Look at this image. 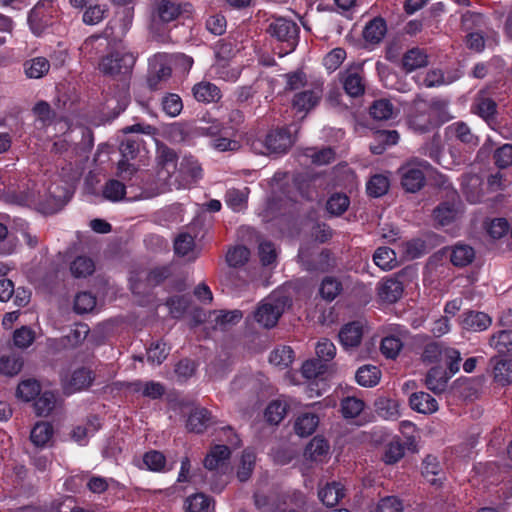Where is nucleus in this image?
<instances>
[{
  "mask_svg": "<svg viewBox=\"0 0 512 512\" xmlns=\"http://www.w3.org/2000/svg\"><path fill=\"white\" fill-rule=\"evenodd\" d=\"M158 170L153 185L143 184L134 199H150L172 190V179L177 171V155L171 148L161 146L157 155Z\"/></svg>",
  "mask_w": 512,
  "mask_h": 512,
  "instance_id": "1",
  "label": "nucleus"
},
{
  "mask_svg": "<svg viewBox=\"0 0 512 512\" xmlns=\"http://www.w3.org/2000/svg\"><path fill=\"white\" fill-rule=\"evenodd\" d=\"M420 359L425 365L438 366L445 363L451 373H457L460 369V352L442 342L431 341L425 344Z\"/></svg>",
  "mask_w": 512,
  "mask_h": 512,
  "instance_id": "2",
  "label": "nucleus"
},
{
  "mask_svg": "<svg viewBox=\"0 0 512 512\" xmlns=\"http://www.w3.org/2000/svg\"><path fill=\"white\" fill-rule=\"evenodd\" d=\"M289 299L282 293H272L261 301L256 311L254 319L264 328L274 327L280 316L285 311Z\"/></svg>",
  "mask_w": 512,
  "mask_h": 512,
  "instance_id": "3",
  "label": "nucleus"
},
{
  "mask_svg": "<svg viewBox=\"0 0 512 512\" xmlns=\"http://www.w3.org/2000/svg\"><path fill=\"white\" fill-rule=\"evenodd\" d=\"M430 167L427 161L419 158L407 161L398 170L402 188L408 193L420 191L426 183L425 171Z\"/></svg>",
  "mask_w": 512,
  "mask_h": 512,
  "instance_id": "4",
  "label": "nucleus"
},
{
  "mask_svg": "<svg viewBox=\"0 0 512 512\" xmlns=\"http://www.w3.org/2000/svg\"><path fill=\"white\" fill-rule=\"evenodd\" d=\"M446 102L440 99H434L431 102L416 97L412 103V109L409 115L410 126L418 132H426L432 127V109H440L446 106Z\"/></svg>",
  "mask_w": 512,
  "mask_h": 512,
  "instance_id": "5",
  "label": "nucleus"
},
{
  "mask_svg": "<svg viewBox=\"0 0 512 512\" xmlns=\"http://www.w3.org/2000/svg\"><path fill=\"white\" fill-rule=\"evenodd\" d=\"M293 143L287 129H276L268 133L264 141H253L252 149L258 154H281L287 152Z\"/></svg>",
  "mask_w": 512,
  "mask_h": 512,
  "instance_id": "6",
  "label": "nucleus"
},
{
  "mask_svg": "<svg viewBox=\"0 0 512 512\" xmlns=\"http://www.w3.org/2000/svg\"><path fill=\"white\" fill-rule=\"evenodd\" d=\"M135 57L132 53L115 52L104 57L99 63L100 71L109 76L127 75L131 72Z\"/></svg>",
  "mask_w": 512,
  "mask_h": 512,
  "instance_id": "7",
  "label": "nucleus"
},
{
  "mask_svg": "<svg viewBox=\"0 0 512 512\" xmlns=\"http://www.w3.org/2000/svg\"><path fill=\"white\" fill-rule=\"evenodd\" d=\"M267 32L278 41L287 43L288 50L286 53L294 50L299 32V28L294 21L283 17L275 18L270 22Z\"/></svg>",
  "mask_w": 512,
  "mask_h": 512,
  "instance_id": "8",
  "label": "nucleus"
},
{
  "mask_svg": "<svg viewBox=\"0 0 512 512\" xmlns=\"http://www.w3.org/2000/svg\"><path fill=\"white\" fill-rule=\"evenodd\" d=\"M461 200L453 191L447 201L441 202L433 211L434 220L440 226H447L455 222L462 214Z\"/></svg>",
  "mask_w": 512,
  "mask_h": 512,
  "instance_id": "9",
  "label": "nucleus"
},
{
  "mask_svg": "<svg viewBox=\"0 0 512 512\" xmlns=\"http://www.w3.org/2000/svg\"><path fill=\"white\" fill-rule=\"evenodd\" d=\"M202 177L200 164L191 157H186L180 163L178 175L172 179V189L187 188Z\"/></svg>",
  "mask_w": 512,
  "mask_h": 512,
  "instance_id": "10",
  "label": "nucleus"
},
{
  "mask_svg": "<svg viewBox=\"0 0 512 512\" xmlns=\"http://www.w3.org/2000/svg\"><path fill=\"white\" fill-rule=\"evenodd\" d=\"M182 13L181 4L174 0H154L151 17L153 24L169 23Z\"/></svg>",
  "mask_w": 512,
  "mask_h": 512,
  "instance_id": "11",
  "label": "nucleus"
},
{
  "mask_svg": "<svg viewBox=\"0 0 512 512\" xmlns=\"http://www.w3.org/2000/svg\"><path fill=\"white\" fill-rule=\"evenodd\" d=\"M322 95V85H314L309 89L296 93L292 99V107L297 112L308 113L319 104Z\"/></svg>",
  "mask_w": 512,
  "mask_h": 512,
  "instance_id": "12",
  "label": "nucleus"
},
{
  "mask_svg": "<svg viewBox=\"0 0 512 512\" xmlns=\"http://www.w3.org/2000/svg\"><path fill=\"white\" fill-rule=\"evenodd\" d=\"M340 81L350 97H359L365 92L363 69L359 66L350 67L341 73Z\"/></svg>",
  "mask_w": 512,
  "mask_h": 512,
  "instance_id": "13",
  "label": "nucleus"
},
{
  "mask_svg": "<svg viewBox=\"0 0 512 512\" xmlns=\"http://www.w3.org/2000/svg\"><path fill=\"white\" fill-rule=\"evenodd\" d=\"M49 8H51L50 2L40 1L30 11L28 16V23L34 34L40 35L44 31V29L49 26Z\"/></svg>",
  "mask_w": 512,
  "mask_h": 512,
  "instance_id": "14",
  "label": "nucleus"
},
{
  "mask_svg": "<svg viewBox=\"0 0 512 512\" xmlns=\"http://www.w3.org/2000/svg\"><path fill=\"white\" fill-rule=\"evenodd\" d=\"M339 341L345 350L358 347L363 337V324L353 321L345 324L338 333Z\"/></svg>",
  "mask_w": 512,
  "mask_h": 512,
  "instance_id": "15",
  "label": "nucleus"
},
{
  "mask_svg": "<svg viewBox=\"0 0 512 512\" xmlns=\"http://www.w3.org/2000/svg\"><path fill=\"white\" fill-rule=\"evenodd\" d=\"M94 377L92 371L87 368H78L73 373L62 380L64 391L67 394H72L77 391L88 388L93 381Z\"/></svg>",
  "mask_w": 512,
  "mask_h": 512,
  "instance_id": "16",
  "label": "nucleus"
},
{
  "mask_svg": "<svg viewBox=\"0 0 512 512\" xmlns=\"http://www.w3.org/2000/svg\"><path fill=\"white\" fill-rule=\"evenodd\" d=\"M403 283L397 277L384 278L377 285L379 298L387 303H395L403 294Z\"/></svg>",
  "mask_w": 512,
  "mask_h": 512,
  "instance_id": "17",
  "label": "nucleus"
},
{
  "mask_svg": "<svg viewBox=\"0 0 512 512\" xmlns=\"http://www.w3.org/2000/svg\"><path fill=\"white\" fill-rule=\"evenodd\" d=\"M455 374L456 373H451L449 369L447 371L440 366L432 367L427 372L425 385L435 394L443 393L447 388L448 381Z\"/></svg>",
  "mask_w": 512,
  "mask_h": 512,
  "instance_id": "18",
  "label": "nucleus"
},
{
  "mask_svg": "<svg viewBox=\"0 0 512 512\" xmlns=\"http://www.w3.org/2000/svg\"><path fill=\"white\" fill-rule=\"evenodd\" d=\"M492 323L491 317L479 311H467L463 313L461 325L463 329L480 332L490 327Z\"/></svg>",
  "mask_w": 512,
  "mask_h": 512,
  "instance_id": "19",
  "label": "nucleus"
},
{
  "mask_svg": "<svg viewBox=\"0 0 512 512\" xmlns=\"http://www.w3.org/2000/svg\"><path fill=\"white\" fill-rule=\"evenodd\" d=\"M193 96L198 102L216 103L221 97L220 89L213 83L202 81L195 84L192 88Z\"/></svg>",
  "mask_w": 512,
  "mask_h": 512,
  "instance_id": "20",
  "label": "nucleus"
},
{
  "mask_svg": "<svg viewBox=\"0 0 512 512\" xmlns=\"http://www.w3.org/2000/svg\"><path fill=\"white\" fill-rule=\"evenodd\" d=\"M450 261L456 267H466L475 259V250L472 246L461 242L448 248Z\"/></svg>",
  "mask_w": 512,
  "mask_h": 512,
  "instance_id": "21",
  "label": "nucleus"
},
{
  "mask_svg": "<svg viewBox=\"0 0 512 512\" xmlns=\"http://www.w3.org/2000/svg\"><path fill=\"white\" fill-rule=\"evenodd\" d=\"M428 63L429 57L427 53L418 47H414L408 50L402 58V68L407 73L426 67Z\"/></svg>",
  "mask_w": 512,
  "mask_h": 512,
  "instance_id": "22",
  "label": "nucleus"
},
{
  "mask_svg": "<svg viewBox=\"0 0 512 512\" xmlns=\"http://www.w3.org/2000/svg\"><path fill=\"white\" fill-rule=\"evenodd\" d=\"M344 496L345 492L343 485L336 481L327 483L323 488H320L318 491L319 499L327 507L336 506Z\"/></svg>",
  "mask_w": 512,
  "mask_h": 512,
  "instance_id": "23",
  "label": "nucleus"
},
{
  "mask_svg": "<svg viewBox=\"0 0 512 512\" xmlns=\"http://www.w3.org/2000/svg\"><path fill=\"white\" fill-rule=\"evenodd\" d=\"M409 404L413 410L423 414H431L438 410L436 399L426 392L413 393Z\"/></svg>",
  "mask_w": 512,
  "mask_h": 512,
  "instance_id": "24",
  "label": "nucleus"
},
{
  "mask_svg": "<svg viewBox=\"0 0 512 512\" xmlns=\"http://www.w3.org/2000/svg\"><path fill=\"white\" fill-rule=\"evenodd\" d=\"M213 423L211 413L205 408L194 409L187 420V428L196 433H202Z\"/></svg>",
  "mask_w": 512,
  "mask_h": 512,
  "instance_id": "25",
  "label": "nucleus"
},
{
  "mask_svg": "<svg viewBox=\"0 0 512 512\" xmlns=\"http://www.w3.org/2000/svg\"><path fill=\"white\" fill-rule=\"evenodd\" d=\"M231 451L225 445H215L204 459V466L208 470H215L223 466L230 458Z\"/></svg>",
  "mask_w": 512,
  "mask_h": 512,
  "instance_id": "26",
  "label": "nucleus"
},
{
  "mask_svg": "<svg viewBox=\"0 0 512 512\" xmlns=\"http://www.w3.org/2000/svg\"><path fill=\"white\" fill-rule=\"evenodd\" d=\"M473 111L486 122L490 123L495 119L497 104L491 98L484 95H478L473 104Z\"/></svg>",
  "mask_w": 512,
  "mask_h": 512,
  "instance_id": "27",
  "label": "nucleus"
},
{
  "mask_svg": "<svg viewBox=\"0 0 512 512\" xmlns=\"http://www.w3.org/2000/svg\"><path fill=\"white\" fill-rule=\"evenodd\" d=\"M172 70L165 63H156L152 66L147 77V84L151 90H159L162 83L166 82L171 76Z\"/></svg>",
  "mask_w": 512,
  "mask_h": 512,
  "instance_id": "28",
  "label": "nucleus"
},
{
  "mask_svg": "<svg viewBox=\"0 0 512 512\" xmlns=\"http://www.w3.org/2000/svg\"><path fill=\"white\" fill-rule=\"evenodd\" d=\"M387 31L386 22L380 17H376L368 22L363 30V37L367 42L379 43Z\"/></svg>",
  "mask_w": 512,
  "mask_h": 512,
  "instance_id": "29",
  "label": "nucleus"
},
{
  "mask_svg": "<svg viewBox=\"0 0 512 512\" xmlns=\"http://www.w3.org/2000/svg\"><path fill=\"white\" fill-rule=\"evenodd\" d=\"M329 451L328 442L321 437H314L305 449V456L316 462H322Z\"/></svg>",
  "mask_w": 512,
  "mask_h": 512,
  "instance_id": "30",
  "label": "nucleus"
},
{
  "mask_svg": "<svg viewBox=\"0 0 512 512\" xmlns=\"http://www.w3.org/2000/svg\"><path fill=\"white\" fill-rule=\"evenodd\" d=\"M50 69L49 61L44 57H35L24 63V71L28 78L39 79L45 76Z\"/></svg>",
  "mask_w": 512,
  "mask_h": 512,
  "instance_id": "31",
  "label": "nucleus"
},
{
  "mask_svg": "<svg viewBox=\"0 0 512 512\" xmlns=\"http://www.w3.org/2000/svg\"><path fill=\"white\" fill-rule=\"evenodd\" d=\"M319 424V417L316 414L304 413L300 415L294 425L296 434L307 437L314 433Z\"/></svg>",
  "mask_w": 512,
  "mask_h": 512,
  "instance_id": "32",
  "label": "nucleus"
},
{
  "mask_svg": "<svg viewBox=\"0 0 512 512\" xmlns=\"http://www.w3.org/2000/svg\"><path fill=\"white\" fill-rule=\"evenodd\" d=\"M343 290L342 282L333 276H326L323 278L320 284L319 293L320 296L328 301H333Z\"/></svg>",
  "mask_w": 512,
  "mask_h": 512,
  "instance_id": "33",
  "label": "nucleus"
},
{
  "mask_svg": "<svg viewBox=\"0 0 512 512\" xmlns=\"http://www.w3.org/2000/svg\"><path fill=\"white\" fill-rule=\"evenodd\" d=\"M100 428V420L97 416H91L88 418L84 425L76 426L71 433L72 438L80 443L86 440L87 437L94 435Z\"/></svg>",
  "mask_w": 512,
  "mask_h": 512,
  "instance_id": "34",
  "label": "nucleus"
},
{
  "mask_svg": "<svg viewBox=\"0 0 512 512\" xmlns=\"http://www.w3.org/2000/svg\"><path fill=\"white\" fill-rule=\"evenodd\" d=\"M355 378L359 385L373 387L380 380V370L376 366L365 365L357 370Z\"/></svg>",
  "mask_w": 512,
  "mask_h": 512,
  "instance_id": "35",
  "label": "nucleus"
},
{
  "mask_svg": "<svg viewBox=\"0 0 512 512\" xmlns=\"http://www.w3.org/2000/svg\"><path fill=\"white\" fill-rule=\"evenodd\" d=\"M494 380L502 386L512 382V360H496L493 368Z\"/></svg>",
  "mask_w": 512,
  "mask_h": 512,
  "instance_id": "36",
  "label": "nucleus"
},
{
  "mask_svg": "<svg viewBox=\"0 0 512 512\" xmlns=\"http://www.w3.org/2000/svg\"><path fill=\"white\" fill-rule=\"evenodd\" d=\"M378 414L387 420H396L400 416V404L395 399L381 398L376 402Z\"/></svg>",
  "mask_w": 512,
  "mask_h": 512,
  "instance_id": "37",
  "label": "nucleus"
},
{
  "mask_svg": "<svg viewBox=\"0 0 512 512\" xmlns=\"http://www.w3.org/2000/svg\"><path fill=\"white\" fill-rule=\"evenodd\" d=\"M294 359V352L289 346L274 349L269 356V362L281 369L287 368Z\"/></svg>",
  "mask_w": 512,
  "mask_h": 512,
  "instance_id": "38",
  "label": "nucleus"
},
{
  "mask_svg": "<svg viewBox=\"0 0 512 512\" xmlns=\"http://www.w3.org/2000/svg\"><path fill=\"white\" fill-rule=\"evenodd\" d=\"M370 115L376 120H388L394 114V106L388 99L375 100L370 106Z\"/></svg>",
  "mask_w": 512,
  "mask_h": 512,
  "instance_id": "39",
  "label": "nucleus"
},
{
  "mask_svg": "<svg viewBox=\"0 0 512 512\" xmlns=\"http://www.w3.org/2000/svg\"><path fill=\"white\" fill-rule=\"evenodd\" d=\"M350 205V200L346 194L334 193L332 194L326 203L327 211L333 216L342 215Z\"/></svg>",
  "mask_w": 512,
  "mask_h": 512,
  "instance_id": "40",
  "label": "nucleus"
},
{
  "mask_svg": "<svg viewBox=\"0 0 512 512\" xmlns=\"http://www.w3.org/2000/svg\"><path fill=\"white\" fill-rule=\"evenodd\" d=\"M23 367V358L20 355L12 354L0 358V373L6 376L17 375Z\"/></svg>",
  "mask_w": 512,
  "mask_h": 512,
  "instance_id": "41",
  "label": "nucleus"
},
{
  "mask_svg": "<svg viewBox=\"0 0 512 512\" xmlns=\"http://www.w3.org/2000/svg\"><path fill=\"white\" fill-rule=\"evenodd\" d=\"M374 263L383 270H391L396 265V254L388 247H379L373 255Z\"/></svg>",
  "mask_w": 512,
  "mask_h": 512,
  "instance_id": "42",
  "label": "nucleus"
},
{
  "mask_svg": "<svg viewBox=\"0 0 512 512\" xmlns=\"http://www.w3.org/2000/svg\"><path fill=\"white\" fill-rule=\"evenodd\" d=\"M53 428L47 422H39L33 427L30 439L36 446H44L52 437Z\"/></svg>",
  "mask_w": 512,
  "mask_h": 512,
  "instance_id": "43",
  "label": "nucleus"
},
{
  "mask_svg": "<svg viewBox=\"0 0 512 512\" xmlns=\"http://www.w3.org/2000/svg\"><path fill=\"white\" fill-rule=\"evenodd\" d=\"M490 346L501 354L509 352L512 349V330H502L492 335Z\"/></svg>",
  "mask_w": 512,
  "mask_h": 512,
  "instance_id": "44",
  "label": "nucleus"
},
{
  "mask_svg": "<svg viewBox=\"0 0 512 512\" xmlns=\"http://www.w3.org/2000/svg\"><path fill=\"white\" fill-rule=\"evenodd\" d=\"M56 396L53 392H43L34 403V408L38 416H47L56 406Z\"/></svg>",
  "mask_w": 512,
  "mask_h": 512,
  "instance_id": "45",
  "label": "nucleus"
},
{
  "mask_svg": "<svg viewBox=\"0 0 512 512\" xmlns=\"http://www.w3.org/2000/svg\"><path fill=\"white\" fill-rule=\"evenodd\" d=\"M102 193L105 199L117 202L124 198L126 187L121 181L111 179L105 183Z\"/></svg>",
  "mask_w": 512,
  "mask_h": 512,
  "instance_id": "46",
  "label": "nucleus"
},
{
  "mask_svg": "<svg viewBox=\"0 0 512 512\" xmlns=\"http://www.w3.org/2000/svg\"><path fill=\"white\" fill-rule=\"evenodd\" d=\"M95 270L94 262L91 258L85 256L77 257L70 265V271L73 276L87 277L91 275Z\"/></svg>",
  "mask_w": 512,
  "mask_h": 512,
  "instance_id": "47",
  "label": "nucleus"
},
{
  "mask_svg": "<svg viewBox=\"0 0 512 512\" xmlns=\"http://www.w3.org/2000/svg\"><path fill=\"white\" fill-rule=\"evenodd\" d=\"M256 456L251 450H245L242 454L237 477L241 482L247 481L253 472Z\"/></svg>",
  "mask_w": 512,
  "mask_h": 512,
  "instance_id": "48",
  "label": "nucleus"
},
{
  "mask_svg": "<svg viewBox=\"0 0 512 512\" xmlns=\"http://www.w3.org/2000/svg\"><path fill=\"white\" fill-rule=\"evenodd\" d=\"M403 348V342L399 337L390 335L382 339L380 350L388 359H395Z\"/></svg>",
  "mask_w": 512,
  "mask_h": 512,
  "instance_id": "49",
  "label": "nucleus"
},
{
  "mask_svg": "<svg viewBox=\"0 0 512 512\" xmlns=\"http://www.w3.org/2000/svg\"><path fill=\"white\" fill-rule=\"evenodd\" d=\"M455 80L456 77L446 76L441 69H431L426 73L423 79V84L427 88H432L450 84Z\"/></svg>",
  "mask_w": 512,
  "mask_h": 512,
  "instance_id": "50",
  "label": "nucleus"
},
{
  "mask_svg": "<svg viewBox=\"0 0 512 512\" xmlns=\"http://www.w3.org/2000/svg\"><path fill=\"white\" fill-rule=\"evenodd\" d=\"M367 193L372 197H381L389 189V179L384 175H374L367 183Z\"/></svg>",
  "mask_w": 512,
  "mask_h": 512,
  "instance_id": "51",
  "label": "nucleus"
},
{
  "mask_svg": "<svg viewBox=\"0 0 512 512\" xmlns=\"http://www.w3.org/2000/svg\"><path fill=\"white\" fill-rule=\"evenodd\" d=\"M454 135L461 142L474 147L479 144V138L472 133L470 127L464 122H457L451 126Z\"/></svg>",
  "mask_w": 512,
  "mask_h": 512,
  "instance_id": "52",
  "label": "nucleus"
},
{
  "mask_svg": "<svg viewBox=\"0 0 512 512\" xmlns=\"http://www.w3.org/2000/svg\"><path fill=\"white\" fill-rule=\"evenodd\" d=\"M40 384L36 380L28 379L22 381L16 391L18 398L28 402L40 394Z\"/></svg>",
  "mask_w": 512,
  "mask_h": 512,
  "instance_id": "53",
  "label": "nucleus"
},
{
  "mask_svg": "<svg viewBox=\"0 0 512 512\" xmlns=\"http://www.w3.org/2000/svg\"><path fill=\"white\" fill-rule=\"evenodd\" d=\"M249 256L250 251L245 246H235L227 251L226 262L230 267H240L248 261Z\"/></svg>",
  "mask_w": 512,
  "mask_h": 512,
  "instance_id": "54",
  "label": "nucleus"
},
{
  "mask_svg": "<svg viewBox=\"0 0 512 512\" xmlns=\"http://www.w3.org/2000/svg\"><path fill=\"white\" fill-rule=\"evenodd\" d=\"M404 454L405 449L400 439H394L387 444L383 455V461L389 465L395 464L403 458Z\"/></svg>",
  "mask_w": 512,
  "mask_h": 512,
  "instance_id": "55",
  "label": "nucleus"
},
{
  "mask_svg": "<svg viewBox=\"0 0 512 512\" xmlns=\"http://www.w3.org/2000/svg\"><path fill=\"white\" fill-rule=\"evenodd\" d=\"M96 306V298L89 292H80L75 296L74 310L78 314L91 312Z\"/></svg>",
  "mask_w": 512,
  "mask_h": 512,
  "instance_id": "56",
  "label": "nucleus"
},
{
  "mask_svg": "<svg viewBox=\"0 0 512 512\" xmlns=\"http://www.w3.org/2000/svg\"><path fill=\"white\" fill-rule=\"evenodd\" d=\"M363 409L364 402L356 397H347L341 402V410L345 418H355Z\"/></svg>",
  "mask_w": 512,
  "mask_h": 512,
  "instance_id": "57",
  "label": "nucleus"
},
{
  "mask_svg": "<svg viewBox=\"0 0 512 512\" xmlns=\"http://www.w3.org/2000/svg\"><path fill=\"white\" fill-rule=\"evenodd\" d=\"M107 11L106 6L90 3L83 14L82 20L87 25H96L104 19Z\"/></svg>",
  "mask_w": 512,
  "mask_h": 512,
  "instance_id": "58",
  "label": "nucleus"
},
{
  "mask_svg": "<svg viewBox=\"0 0 512 512\" xmlns=\"http://www.w3.org/2000/svg\"><path fill=\"white\" fill-rule=\"evenodd\" d=\"M169 348L163 342L152 343L147 350V360L156 365H160L168 356Z\"/></svg>",
  "mask_w": 512,
  "mask_h": 512,
  "instance_id": "59",
  "label": "nucleus"
},
{
  "mask_svg": "<svg viewBox=\"0 0 512 512\" xmlns=\"http://www.w3.org/2000/svg\"><path fill=\"white\" fill-rule=\"evenodd\" d=\"M194 238L187 233L180 234L174 241V251L180 256H189L194 251Z\"/></svg>",
  "mask_w": 512,
  "mask_h": 512,
  "instance_id": "60",
  "label": "nucleus"
},
{
  "mask_svg": "<svg viewBox=\"0 0 512 512\" xmlns=\"http://www.w3.org/2000/svg\"><path fill=\"white\" fill-rule=\"evenodd\" d=\"M186 512H209L210 499L202 493L195 494L186 500Z\"/></svg>",
  "mask_w": 512,
  "mask_h": 512,
  "instance_id": "61",
  "label": "nucleus"
},
{
  "mask_svg": "<svg viewBox=\"0 0 512 512\" xmlns=\"http://www.w3.org/2000/svg\"><path fill=\"white\" fill-rule=\"evenodd\" d=\"M326 364L317 359L307 360L303 363L301 371L302 375L307 379H314L325 373Z\"/></svg>",
  "mask_w": 512,
  "mask_h": 512,
  "instance_id": "62",
  "label": "nucleus"
},
{
  "mask_svg": "<svg viewBox=\"0 0 512 512\" xmlns=\"http://www.w3.org/2000/svg\"><path fill=\"white\" fill-rule=\"evenodd\" d=\"M441 470L440 463L437 457L433 455H427L422 463V474L431 484L436 483L435 476L439 474Z\"/></svg>",
  "mask_w": 512,
  "mask_h": 512,
  "instance_id": "63",
  "label": "nucleus"
},
{
  "mask_svg": "<svg viewBox=\"0 0 512 512\" xmlns=\"http://www.w3.org/2000/svg\"><path fill=\"white\" fill-rule=\"evenodd\" d=\"M287 408L280 401L271 402L265 410V418L271 424H278L284 418Z\"/></svg>",
  "mask_w": 512,
  "mask_h": 512,
  "instance_id": "64",
  "label": "nucleus"
}]
</instances>
